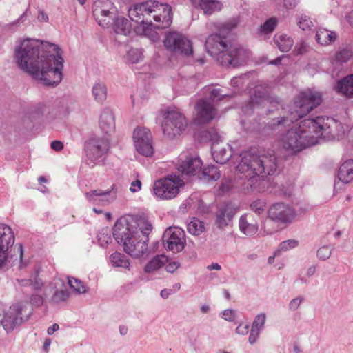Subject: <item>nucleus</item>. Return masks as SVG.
I'll return each instance as SVG.
<instances>
[{
  "instance_id": "nucleus-1",
  "label": "nucleus",
  "mask_w": 353,
  "mask_h": 353,
  "mask_svg": "<svg viewBox=\"0 0 353 353\" xmlns=\"http://www.w3.org/2000/svg\"><path fill=\"white\" fill-rule=\"evenodd\" d=\"M62 53L57 44L26 38L16 42L14 61L21 70L32 79L46 85H57L63 79Z\"/></svg>"
},
{
  "instance_id": "nucleus-2",
  "label": "nucleus",
  "mask_w": 353,
  "mask_h": 353,
  "mask_svg": "<svg viewBox=\"0 0 353 353\" xmlns=\"http://www.w3.org/2000/svg\"><path fill=\"white\" fill-rule=\"evenodd\" d=\"M130 19L136 23L134 32L152 40L158 39L157 29L169 27L172 21L171 7L157 1L136 3L128 9Z\"/></svg>"
},
{
  "instance_id": "nucleus-3",
  "label": "nucleus",
  "mask_w": 353,
  "mask_h": 353,
  "mask_svg": "<svg viewBox=\"0 0 353 353\" xmlns=\"http://www.w3.org/2000/svg\"><path fill=\"white\" fill-rule=\"evenodd\" d=\"M324 117L305 119L299 126L288 130L281 138V145L290 154H296L319 143L327 123Z\"/></svg>"
},
{
  "instance_id": "nucleus-4",
  "label": "nucleus",
  "mask_w": 353,
  "mask_h": 353,
  "mask_svg": "<svg viewBox=\"0 0 353 353\" xmlns=\"http://www.w3.org/2000/svg\"><path fill=\"white\" fill-rule=\"evenodd\" d=\"M117 8L110 0H97L94 3L93 14L98 24L104 28H111L117 34L128 35L132 26L124 17L116 16Z\"/></svg>"
},
{
  "instance_id": "nucleus-5",
  "label": "nucleus",
  "mask_w": 353,
  "mask_h": 353,
  "mask_svg": "<svg viewBox=\"0 0 353 353\" xmlns=\"http://www.w3.org/2000/svg\"><path fill=\"white\" fill-rule=\"evenodd\" d=\"M241 157L236 169L248 178L259 177L262 179L274 173L276 170L277 164L274 156H259L250 152H244Z\"/></svg>"
},
{
  "instance_id": "nucleus-6",
  "label": "nucleus",
  "mask_w": 353,
  "mask_h": 353,
  "mask_svg": "<svg viewBox=\"0 0 353 353\" xmlns=\"http://www.w3.org/2000/svg\"><path fill=\"white\" fill-rule=\"evenodd\" d=\"M322 102L320 92L311 89L301 91L296 97L293 104L288 106L289 118H281L276 123L272 124L273 128L290 125L294 121L303 117Z\"/></svg>"
},
{
  "instance_id": "nucleus-7",
  "label": "nucleus",
  "mask_w": 353,
  "mask_h": 353,
  "mask_svg": "<svg viewBox=\"0 0 353 353\" xmlns=\"http://www.w3.org/2000/svg\"><path fill=\"white\" fill-rule=\"evenodd\" d=\"M14 237L10 227L0 224V269L8 265L17 266L19 269L24 268L28 263L23 260V247L17 248V254L10 256L9 248L13 244Z\"/></svg>"
},
{
  "instance_id": "nucleus-8",
  "label": "nucleus",
  "mask_w": 353,
  "mask_h": 353,
  "mask_svg": "<svg viewBox=\"0 0 353 353\" xmlns=\"http://www.w3.org/2000/svg\"><path fill=\"white\" fill-rule=\"evenodd\" d=\"M117 239H122L124 232L133 233V230L138 231L141 237L143 235L148 239L152 225L145 216H125L118 219L114 223Z\"/></svg>"
},
{
  "instance_id": "nucleus-9",
  "label": "nucleus",
  "mask_w": 353,
  "mask_h": 353,
  "mask_svg": "<svg viewBox=\"0 0 353 353\" xmlns=\"http://www.w3.org/2000/svg\"><path fill=\"white\" fill-rule=\"evenodd\" d=\"M161 128L165 136L173 139L182 134L188 126L185 117L177 109L168 108L162 113Z\"/></svg>"
},
{
  "instance_id": "nucleus-10",
  "label": "nucleus",
  "mask_w": 353,
  "mask_h": 353,
  "mask_svg": "<svg viewBox=\"0 0 353 353\" xmlns=\"http://www.w3.org/2000/svg\"><path fill=\"white\" fill-rule=\"evenodd\" d=\"M113 236L117 243L123 246L124 251L134 258H140L148 251V239L145 235L141 237L138 231L133 230V233L124 232L122 239H119L113 228Z\"/></svg>"
},
{
  "instance_id": "nucleus-11",
  "label": "nucleus",
  "mask_w": 353,
  "mask_h": 353,
  "mask_svg": "<svg viewBox=\"0 0 353 353\" xmlns=\"http://www.w3.org/2000/svg\"><path fill=\"white\" fill-rule=\"evenodd\" d=\"M183 185L184 182L179 176L163 177L154 182L153 194L159 200H171L177 196Z\"/></svg>"
},
{
  "instance_id": "nucleus-12",
  "label": "nucleus",
  "mask_w": 353,
  "mask_h": 353,
  "mask_svg": "<svg viewBox=\"0 0 353 353\" xmlns=\"http://www.w3.org/2000/svg\"><path fill=\"white\" fill-rule=\"evenodd\" d=\"M232 42L228 34L223 31L210 34L205 39V47L207 52L221 64L232 47Z\"/></svg>"
},
{
  "instance_id": "nucleus-13",
  "label": "nucleus",
  "mask_w": 353,
  "mask_h": 353,
  "mask_svg": "<svg viewBox=\"0 0 353 353\" xmlns=\"http://www.w3.org/2000/svg\"><path fill=\"white\" fill-rule=\"evenodd\" d=\"M24 304L18 303L8 305L0 302V326L7 334L12 333L22 323Z\"/></svg>"
},
{
  "instance_id": "nucleus-14",
  "label": "nucleus",
  "mask_w": 353,
  "mask_h": 353,
  "mask_svg": "<svg viewBox=\"0 0 353 353\" xmlns=\"http://www.w3.org/2000/svg\"><path fill=\"white\" fill-rule=\"evenodd\" d=\"M296 210L290 204L276 203L270 207L267 217L272 222L281 228H285L291 225L296 219Z\"/></svg>"
},
{
  "instance_id": "nucleus-15",
  "label": "nucleus",
  "mask_w": 353,
  "mask_h": 353,
  "mask_svg": "<svg viewBox=\"0 0 353 353\" xmlns=\"http://www.w3.org/2000/svg\"><path fill=\"white\" fill-rule=\"evenodd\" d=\"M167 50L188 56L193 53L192 43L186 37L176 32H169L163 40Z\"/></svg>"
},
{
  "instance_id": "nucleus-16",
  "label": "nucleus",
  "mask_w": 353,
  "mask_h": 353,
  "mask_svg": "<svg viewBox=\"0 0 353 353\" xmlns=\"http://www.w3.org/2000/svg\"><path fill=\"white\" fill-rule=\"evenodd\" d=\"M132 139L137 152L145 157H151L154 153L152 137L149 129L137 127L133 131Z\"/></svg>"
},
{
  "instance_id": "nucleus-17",
  "label": "nucleus",
  "mask_w": 353,
  "mask_h": 353,
  "mask_svg": "<svg viewBox=\"0 0 353 353\" xmlns=\"http://www.w3.org/2000/svg\"><path fill=\"white\" fill-rule=\"evenodd\" d=\"M163 244L165 249L177 253L184 249L185 236L183 229L179 227H170L163 235Z\"/></svg>"
},
{
  "instance_id": "nucleus-18",
  "label": "nucleus",
  "mask_w": 353,
  "mask_h": 353,
  "mask_svg": "<svg viewBox=\"0 0 353 353\" xmlns=\"http://www.w3.org/2000/svg\"><path fill=\"white\" fill-rule=\"evenodd\" d=\"M216 115V110L210 99L199 101L194 108V121L199 124L211 121Z\"/></svg>"
},
{
  "instance_id": "nucleus-19",
  "label": "nucleus",
  "mask_w": 353,
  "mask_h": 353,
  "mask_svg": "<svg viewBox=\"0 0 353 353\" xmlns=\"http://www.w3.org/2000/svg\"><path fill=\"white\" fill-rule=\"evenodd\" d=\"M202 166L203 163L199 157L184 154L179 158L177 169L183 174L195 176L201 172Z\"/></svg>"
},
{
  "instance_id": "nucleus-20",
  "label": "nucleus",
  "mask_w": 353,
  "mask_h": 353,
  "mask_svg": "<svg viewBox=\"0 0 353 353\" xmlns=\"http://www.w3.org/2000/svg\"><path fill=\"white\" fill-rule=\"evenodd\" d=\"M249 52L241 48L231 47L221 65L236 67L245 63L249 58Z\"/></svg>"
},
{
  "instance_id": "nucleus-21",
  "label": "nucleus",
  "mask_w": 353,
  "mask_h": 353,
  "mask_svg": "<svg viewBox=\"0 0 353 353\" xmlns=\"http://www.w3.org/2000/svg\"><path fill=\"white\" fill-rule=\"evenodd\" d=\"M211 151L214 160L218 163L224 164L232 157L230 145L222 141H214Z\"/></svg>"
},
{
  "instance_id": "nucleus-22",
  "label": "nucleus",
  "mask_w": 353,
  "mask_h": 353,
  "mask_svg": "<svg viewBox=\"0 0 353 353\" xmlns=\"http://www.w3.org/2000/svg\"><path fill=\"white\" fill-rule=\"evenodd\" d=\"M250 97V103L253 107L263 105L268 108V104L270 103V99L266 96V88L261 85H256L249 92Z\"/></svg>"
},
{
  "instance_id": "nucleus-23",
  "label": "nucleus",
  "mask_w": 353,
  "mask_h": 353,
  "mask_svg": "<svg viewBox=\"0 0 353 353\" xmlns=\"http://www.w3.org/2000/svg\"><path fill=\"white\" fill-rule=\"evenodd\" d=\"M239 225L240 231L248 236H254L259 230L257 221L248 214H244L240 217Z\"/></svg>"
},
{
  "instance_id": "nucleus-24",
  "label": "nucleus",
  "mask_w": 353,
  "mask_h": 353,
  "mask_svg": "<svg viewBox=\"0 0 353 353\" xmlns=\"http://www.w3.org/2000/svg\"><path fill=\"white\" fill-rule=\"evenodd\" d=\"M338 179L344 184L353 181V160L345 161L339 167L337 174Z\"/></svg>"
},
{
  "instance_id": "nucleus-25",
  "label": "nucleus",
  "mask_w": 353,
  "mask_h": 353,
  "mask_svg": "<svg viewBox=\"0 0 353 353\" xmlns=\"http://www.w3.org/2000/svg\"><path fill=\"white\" fill-rule=\"evenodd\" d=\"M108 147V143L105 141H102L99 144V141L91 140L86 143L85 151L87 155L90 158H97L107 150Z\"/></svg>"
},
{
  "instance_id": "nucleus-26",
  "label": "nucleus",
  "mask_w": 353,
  "mask_h": 353,
  "mask_svg": "<svg viewBox=\"0 0 353 353\" xmlns=\"http://www.w3.org/2000/svg\"><path fill=\"white\" fill-rule=\"evenodd\" d=\"M223 4L219 0H199L196 8L203 10L204 14L211 15L222 9Z\"/></svg>"
},
{
  "instance_id": "nucleus-27",
  "label": "nucleus",
  "mask_w": 353,
  "mask_h": 353,
  "mask_svg": "<svg viewBox=\"0 0 353 353\" xmlns=\"http://www.w3.org/2000/svg\"><path fill=\"white\" fill-rule=\"evenodd\" d=\"M110 195L109 191H102L94 190L90 192H86L85 196L87 200L92 203H106L112 201L115 196H112L111 199H108V196Z\"/></svg>"
},
{
  "instance_id": "nucleus-28",
  "label": "nucleus",
  "mask_w": 353,
  "mask_h": 353,
  "mask_svg": "<svg viewBox=\"0 0 353 353\" xmlns=\"http://www.w3.org/2000/svg\"><path fill=\"white\" fill-rule=\"evenodd\" d=\"M336 90L347 97H353V74L339 81Z\"/></svg>"
},
{
  "instance_id": "nucleus-29",
  "label": "nucleus",
  "mask_w": 353,
  "mask_h": 353,
  "mask_svg": "<svg viewBox=\"0 0 353 353\" xmlns=\"http://www.w3.org/2000/svg\"><path fill=\"white\" fill-rule=\"evenodd\" d=\"M337 35L334 32L325 28H320L316 31V40L321 46H328L335 41Z\"/></svg>"
},
{
  "instance_id": "nucleus-30",
  "label": "nucleus",
  "mask_w": 353,
  "mask_h": 353,
  "mask_svg": "<svg viewBox=\"0 0 353 353\" xmlns=\"http://www.w3.org/2000/svg\"><path fill=\"white\" fill-rule=\"evenodd\" d=\"M92 94L97 103L103 104L108 98L107 86L103 83L96 82L92 86Z\"/></svg>"
},
{
  "instance_id": "nucleus-31",
  "label": "nucleus",
  "mask_w": 353,
  "mask_h": 353,
  "mask_svg": "<svg viewBox=\"0 0 353 353\" xmlns=\"http://www.w3.org/2000/svg\"><path fill=\"white\" fill-rule=\"evenodd\" d=\"M100 125L103 130L108 132L114 129V118L112 112L103 111L100 116Z\"/></svg>"
},
{
  "instance_id": "nucleus-32",
  "label": "nucleus",
  "mask_w": 353,
  "mask_h": 353,
  "mask_svg": "<svg viewBox=\"0 0 353 353\" xmlns=\"http://www.w3.org/2000/svg\"><path fill=\"white\" fill-rule=\"evenodd\" d=\"M168 261V259L165 255H158L154 257L146 264L144 270L147 273L156 271L165 265Z\"/></svg>"
},
{
  "instance_id": "nucleus-33",
  "label": "nucleus",
  "mask_w": 353,
  "mask_h": 353,
  "mask_svg": "<svg viewBox=\"0 0 353 353\" xmlns=\"http://www.w3.org/2000/svg\"><path fill=\"white\" fill-rule=\"evenodd\" d=\"M276 44L281 52H288L294 45L293 39L288 35L282 34L274 37Z\"/></svg>"
},
{
  "instance_id": "nucleus-34",
  "label": "nucleus",
  "mask_w": 353,
  "mask_h": 353,
  "mask_svg": "<svg viewBox=\"0 0 353 353\" xmlns=\"http://www.w3.org/2000/svg\"><path fill=\"white\" fill-rule=\"evenodd\" d=\"M220 172L214 165H208L202 170V179L205 181H215L220 178Z\"/></svg>"
},
{
  "instance_id": "nucleus-35",
  "label": "nucleus",
  "mask_w": 353,
  "mask_h": 353,
  "mask_svg": "<svg viewBox=\"0 0 353 353\" xmlns=\"http://www.w3.org/2000/svg\"><path fill=\"white\" fill-rule=\"evenodd\" d=\"M110 259L114 267L125 268L130 270V263L126 257L121 253L114 252L111 254Z\"/></svg>"
},
{
  "instance_id": "nucleus-36",
  "label": "nucleus",
  "mask_w": 353,
  "mask_h": 353,
  "mask_svg": "<svg viewBox=\"0 0 353 353\" xmlns=\"http://www.w3.org/2000/svg\"><path fill=\"white\" fill-rule=\"evenodd\" d=\"M188 232L194 236H199L205 231V225L201 220L193 218L187 227Z\"/></svg>"
},
{
  "instance_id": "nucleus-37",
  "label": "nucleus",
  "mask_w": 353,
  "mask_h": 353,
  "mask_svg": "<svg viewBox=\"0 0 353 353\" xmlns=\"http://www.w3.org/2000/svg\"><path fill=\"white\" fill-rule=\"evenodd\" d=\"M232 219V214L228 209L223 208L218 212L217 214V224L220 228H223L231 222Z\"/></svg>"
},
{
  "instance_id": "nucleus-38",
  "label": "nucleus",
  "mask_w": 353,
  "mask_h": 353,
  "mask_svg": "<svg viewBox=\"0 0 353 353\" xmlns=\"http://www.w3.org/2000/svg\"><path fill=\"white\" fill-rule=\"evenodd\" d=\"M278 24V19L275 17H271L266 20L259 28V33L261 34H268L272 32Z\"/></svg>"
},
{
  "instance_id": "nucleus-39",
  "label": "nucleus",
  "mask_w": 353,
  "mask_h": 353,
  "mask_svg": "<svg viewBox=\"0 0 353 353\" xmlns=\"http://www.w3.org/2000/svg\"><path fill=\"white\" fill-rule=\"evenodd\" d=\"M68 282L75 293L83 294L86 292V288L80 280L74 277H68Z\"/></svg>"
},
{
  "instance_id": "nucleus-40",
  "label": "nucleus",
  "mask_w": 353,
  "mask_h": 353,
  "mask_svg": "<svg viewBox=\"0 0 353 353\" xmlns=\"http://www.w3.org/2000/svg\"><path fill=\"white\" fill-rule=\"evenodd\" d=\"M352 52L350 50L343 48L337 51L334 61L339 63H345L352 59Z\"/></svg>"
},
{
  "instance_id": "nucleus-41",
  "label": "nucleus",
  "mask_w": 353,
  "mask_h": 353,
  "mask_svg": "<svg viewBox=\"0 0 353 353\" xmlns=\"http://www.w3.org/2000/svg\"><path fill=\"white\" fill-rule=\"evenodd\" d=\"M266 208V203L263 199H258L250 204L251 210L258 214H263Z\"/></svg>"
},
{
  "instance_id": "nucleus-42",
  "label": "nucleus",
  "mask_w": 353,
  "mask_h": 353,
  "mask_svg": "<svg viewBox=\"0 0 353 353\" xmlns=\"http://www.w3.org/2000/svg\"><path fill=\"white\" fill-rule=\"evenodd\" d=\"M298 25L301 29L306 31L311 30L314 26V23L310 17L307 15H302L299 19Z\"/></svg>"
},
{
  "instance_id": "nucleus-43",
  "label": "nucleus",
  "mask_w": 353,
  "mask_h": 353,
  "mask_svg": "<svg viewBox=\"0 0 353 353\" xmlns=\"http://www.w3.org/2000/svg\"><path fill=\"white\" fill-rule=\"evenodd\" d=\"M68 296V292L66 289L61 288L56 290L52 298V301L56 303L65 301Z\"/></svg>"
},
{
  "instance_id": "nucleus-44",
  "label": "nucleus",
  "mask_w": 353,
  "mask_h": 353,
  "mask_svg": "<svg viewBox=\"0 0 353 353\" xmlns=\"http://www.w3.org/2000/svg\"><path fill=\"white\" fill-rule=\"evenodd\" d=\"M266 320V316L264 313L258 314L254 319L252 327L261 331L263 327Z\"/></svg>"
},
{
  "instance_id": "nucleus-45",
  "label": "nucleus",
  "mask_w": 353,
  "mask_h": 353,
  "mask_svg": "<svg viewBox=\"0 0 353 353\" xmlns=\"http://www.w3.org/2000/svg\"><path fill=\"white\" fill-rule=\"evenodd\" d=\"M297 245L298 241L295 239H288L283 241L279 244L277 252L290 250L294 248Z\"/></svg>"
},
{
  "instance_id": "nucleus-46",
  "label": "nucleus",
  "mask_w": 353,
  "mask_h": 353,
  "mask_svg": "<svg viewBox=\"0 0 353 353\" xmlns=\"http://www.w3.org/2000/svg\"><path fill=\"white\" fill-rule=\"evenodd\" d=\"M127 57L130 63H134L142 59V53L138 49H130L128 52Z\"/></svg>"
},
{
  "instance_id": "nucleus-47",
  "label": "nucleus",
  "mask_w": 353,
  "mask_h": 353,
  "mask_svg": "<svg viewBox=\"0 0 353 353\" xmlns=\"http://www.w3.org/2000/svg\"><path fill=\"white\" fill-rule=\"evenodd\" d=\"M331 254L332 248L327 245L323 246L317 250V256L321 260L328 259Z\"/></svg>"
},
{
  "instance_id": "nucleus-48",
  "label": "nucleus",
  "mask_w": 353,
  "mask_h": 353,
  "mask_svg": "<svg viewBox=\"0 0 353 353\" xmlns=\"http://www.w3.org/2000/svg\"><path fill=\"white\" fill-rule=\"evenodd\" d=\"M30 279H31L30 287H31L32 289L38 290L42 288L43 283L41 281V279L39 277L37 272L32 275L31 278H30Z\"/></svg>"
},
{
  "instance_id": "nucleus-49",
  "label": "nucleus",
  "mask_w": 353,
  "mask_h": 353,
  "mask_svg": "<svg viewBox=\"0 0 353 353\" xmlns=\"http://www.w3.org/2000/svg\"><path fill=\"white\" fill-rule=\"evenodd\" d=\"M308 50V46L304 41L298 43L294 48V52L296 54H303Z\"/></svg>"
},
{
  "instance_id": "nucleus-50",
  "label": "nucleus",
  "mask_w": 353,
  "mask_h": 353,
  "mask_svg": "<svg viewBox=\"0 0 353 353\" xmlns=\"http://www.w3.org/2000/svg\"><path fill=\"white\" fill-rule=\"evenodd\" d=\"M165 264V270L169 273H174L176 270H177L181 264L178 261H168Z\"/></svg>"
},
{
  "instance_id": "nucleus-51",
  "label": "nucleus",
  "mask_w": 353,
  "mask_h": 353,
  "mask_svg": "<svg viewBox=\"0 0 353 353\" xmlns=\"http://www.w3.org/2000/svg\"><path fill=\"white\" fill-rule=\"evenodd\" d=\"M250 325L248 323H240L236 329V333L239 335H245L248 333Z\"/></svg>"
},
{
  "instance_id": "nucleus-52",
  "label": "nucleus",
  "mask_w": 353,
  "mask_h": 353,
  "mask_svg": "<svg viewBox=\"0 0 353 353\" xmlns=\"http://www.w3.org/2000/svg\"><path fill=\"white\" fill-rule=\"evenodd\" d=\"M142 183L140 179H137L130 183V191L136 193L141 190Z\"/></svg>"
},
{
  "instance_id": "nucleus-53",
  "label": "nucleus",
  "mask_w": 353,
  "mask_h": 353,
  "mask_svg": "<svg viewBox=\"0 0 353 353\" xmlns=\"http://www.w3.org/2000/svg\"><path fill=\"white\" fill-rule=\"evenodd\" d=\"M260 332L261 331L251 327L250 336L248 338L249 343L251 345L254 344L257 341V339L260 335Z\"/></svg>"
},
{
  "instance_id": "nucleus-54",
  "label": "nucleus",
  "mask_w": 353,
  "mask_h": 353,
  "mask_svg": "<svg viewBox=\"0 0 353 353\" xmlns=\"http://www.w3.org/2000/svg\"><path fill=\"white\" fill-rule=\"evenodd\" d=\"M222 318L228 321H232L234 319V312L230 309H226L222 312Z\"/></svg>"
},
{
  "instance_id": "nucleus-55",
  "label": "nucleus",
  "mask_w": 353,
  "mask_h": 353,
  "mask_svg": "<svg viewBox=\"0 0 353 353\" xmlns=\"http://www.w3.org/2000/svg\"><path fill=\"white\" fill-rule=\"evenodd\" d=\"M301 302H302V299H301V298L293 299L289 304L290 310H291L292 311L297 310L299 308V307L300 306Z\"/></svg>"
},
{
  "instance_id": "nucleus-56",
  "label": "nucleus",
  "mask_w": 353,
  "mask_h": 353,
  "mask_svg": "<svg viewBox=\"0 0 353 353\" xmlns=\"http://www.w3.org/2000/svg\"><path fill=\"white\" fill-rule=\"evenodd\" d=\"M244 83V78L243 77H235L231 80V85L233 87H239Z\"/></svg>"
},
{
  "instance_id": "nucleus-57",
  "label": "nucleus",
  "mask_w": 353,
  "mask_h": 353,
  "mask_svg": "<svg viewBox=\"0 0 353 353\" xmlns=\"http://www.w3.org/2000/svg\"><path fill=\"white\" fill-rule=\"evenodd\" d=\"M51 148L56 151H60L63 148V144L60 141H54L51 143Z\"/></svg>"
},
{
  "instance_id": "nucleus-58",
  "label": "nucleus",
  "mask_w": 353,
  "mask_h": 353,
  "mask_svg": "<svg viewBox=\"0 0 353 353\" xmlns=\"http://www.w3.org/2000/svg\"><path fill=\"white\" fill-rule=\"evenodd\" d=\"M299 3V0H284V6L286 8H292Z\"/></svg>"
},
{
  "instance_id": "nucleus-59",
  "label": "nucleus",
  "mask_w": 353,
  "mask_h": 353,
  "mask_svg": "<svg viewBox=\"0 0 353 353\" xmlns=\"http://www.w3.org/2000/svg\"><path fill=\"white\" fill-rule=\"evenodd\" d=\"M59 328L58 324L54 323L51 327H48L47 330V333L48 335H52L54 333V332L57 331Z\"/></svg>"
},
{
  "instance_id": "nucleus-60",
  "label": "nucleus",
  "mask_w": 353,
  "mask_h": 353,
  "mask_svg": "<svg viewBox=\"0 0 353 353\" xmlns=\"http://www.w3.org/2000/svg\"><path fill=\"white\" fill-rule=\"evenodd\" d=\"M220 92H221V90L219 89H213L211 91V95L214 99L218 98L219 99H220L221 97L225 96V94H221Z\"/></svg>"
},
{
  "instance_id": "nucleus-61",
  "label": "nucleus",
  "mask_w": 353,
  "mask_h": 353,
  "mask_svg": "<svg viewBox=\"0 0 353 353\" xmlns=\"http://www.w3.org/2000/svg\"><path fill=\"white\" fill-rule=\"evenodd\" d=\"M17 283L21 286H30V283H31V279H17Z\"/></svg>"
},
{
  "instance_id": "nucleus-62",
  "label": "nucleus",
  "mask_w": 353,
  "mask_h": 353,
  "mask_svg": "<svg viewBox=\"0 0 353 353\" xmlns=\"http://www.w3.org/2000/svg\"><path fill=\"white\" fill-rule=\"evenodd\" d=\"M38 19L40 21L47 22L48 21V15L43 12H39Z\"/></svg>"
},
{
  "instance_id": "nucleus-63",
  "label": "nucleus",
  "mask_w": 353,
  "mask_h": 353,
  "mask_svg": "<svg viewBox=\"0 0 353 353\" xmlns=\"http://www.w3.org/2000/svg\"><path fill=\"white\" fill-rule=\"evenodd\" d=\"M172 290H167L164 289L161 291V296L163 299H167L170 294H171Z\"/></svg>"
},
{
  "instance_id": "nucleus-64",
  "label": "nucleus",
  "mask_w": 353,
  "mask_h": 353,
  "mask_svg": "<svg viewBox=\"0 0 353 353\" xmlns=\"http://www.w3.org/2000/svg\"><path fill=\"white\" fill-rule=\"evenodd\" d=\"M316 271V267L315 265H311L310 266L307 270H306V274L308 276H312L314 272Z\"/></svg>"
}]
</instances>
